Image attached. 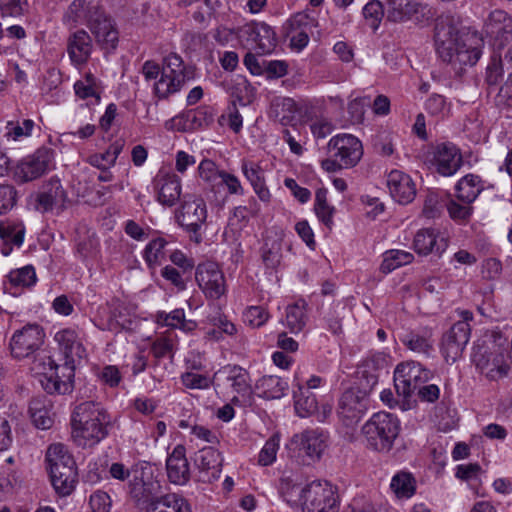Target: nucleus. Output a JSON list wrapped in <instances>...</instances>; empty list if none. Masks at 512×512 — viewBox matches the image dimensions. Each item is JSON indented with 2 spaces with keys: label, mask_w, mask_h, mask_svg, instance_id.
Here are the masks:
<instances>
[{
  "label": "nucleus",
  "mask_w": 512,
  "mask_h": 512,
  "mask_svg": "<svg viewBox=\"0 0 512 512\" xmlns=\"http://www.w3.org/2000/svg\"><path fill=\"white\" fill-rule=\"evenodd\" d=\"M223 170H219L216 163L210 159H203L198 166L199 177L207 184L213 185L221 177Z\"/></svg>",
  "instance_id": "e2e57ef3"
},
{
  "label": "nucleus",
  "mask_w": 512,
  "mask_h": 512,
  "mask_svg": "<svg viewBox=\"0 0 512 512\" xmlns=\"http://www.w3.org/2000/svg\"><path fill=\"white\" fill-rule=\"evenodd\" d=\"M426 111L434 117L445 118L450 114V104L442 95H431L425 104Z\"/></svg>",
  "instance_id": "052dcab7"
},
{
  "label": "nucleus",
  "mask_w": 512,
  "mask_h": 512,
  "mask_svg": "<svg viewBox=\"0 0 512 512\" xmlns=\"http://www.w3.org/2000/svg\"><path fill=\"white\" fill-rule=\"evenodd\" d=\"M268 318L269 314L262 306H250L243 314L244 322L252 328L264 325Z\"/></svg>",
  "instance_id": "0e129e2a"
},
{
  "label": "nucleus",
  "mask_w": 512,
  "mask_h": 512,
  "mask_svg": "<svg viewBox=\"0 0 512 512\" xmlns=\"http://www.w3.org/2000/svg\"><path fill=\"white\" fill-rule=\"evenodd\" d=\"M214 120V113L210 107L201 106L187 112L183 116H176L167 121L165 126L172 129V124L177 126L179 131L198 130L208 127Z\"/></svg>",
  "instance_id": "b1692460"
},
{
  "label": "nucleus",
  "mask_w": 512,
  "mask_h": 512,
  "mask_svg": "<svg viewBox=\"0 0 512 512\" xmlns=\"http://www.w3.org/2000/svg\"><path fill=\"white\" fill-rule=\"evenodd\" d=\"M260 205L254 197H250L245 205H239L233 208L230 223L239 228L247 226L249 220L257 217L260 213Z\"/></svg>",
  "instance_id": "c03bdc74"
},
{
  "label": "nucleus",
  "mask_w": 512,
  "mask_h": 512,
  "mask_svg": "<svg viewBox=\"0 0 512 512\" xmlns=\"http://www.w3.org/2000/svg\"><path fill=\"white\" fill-rule=\"evenodd\" d=\"M414 260V255L408 251L392 249L383 254L381 270L384 273H390L393 270L410 264Z\"/></svg>",
  "instance_id": "de8ad7c7"
},
{
  "label": "nucleus",
  "mask_w": 512,
  "mask_h": 512,
  "mask_svg": "<svg viewBox=\"0 0 512 512\" xmlns=\"http://www.w3.org/2000/svg\"><path fill=\"white\" fill-rule=\"evenodd\" d=\"M459 320L443 335L441 352L446 362L454 363L462 356L471 335L470 322L473 321V313L469 310H457Z\"/></svg>",
  "instance_id": "6e6552de"
},
{
  "label": "nucleus",
  "mask_w": 512,
  "mask_h": 512,
  "mask_svg": "<svg viewBox=\"0 0 512 512\" xmlns=\"http://www.w3.org/2000/svg\"><path fill=\"white\" fill-rule=\"evenodd\" d=\"M25 235V227L22 223L1 222L0 238L6 244L11 243L17 247L23 244Z\"/></svg>",
  "instance_id": "864d4df0"
},
{
  "label": "nucleus",
  "mask_w": 512,
  "mask_h": 512,
  "mask_svg": "<svg viewBox=\"0 0 512 512\" xmlns=\"http://www.w3.org/2000/svg\"><path fill=\"white\" fill-rule=\"evenodd\" d=\"M432 154L431 162L442 176H452L462 166V155L452 143L438 144Z\"/></svg>",
  "instance_id": "412c9836"
},
{
  "label": "nucleus",
  "mask_w": 512,
  "mask_h": 512,
  "mask_svg": "<svg viewBox=\"0 0 512 512\" xmlns=\"http://www.w3.org/2000/svg\"><path fill=\"white\" fill-rule=\"evenodd\" d=\"M428 379L429 371L415 361L400 363L394 371V387L403 398L410 397Z\"/></svg>",
  "instance_id": "4468645a"
},
{
  "label": "nucleus",
  "mask_w": 512,
  "mask_h": 512,
  "mask_svg": "<svg viewBox=\"0 0 512 512\" xmlns=\"http://www.w3.org/2000/svg\"><path fill=\"white\" fill-rule=\"evenodd\" d=\"M369 389L364 387L350 388L346 390L339 399L338 416L346 426H352L360 421L367 411Z\"/></svg>",
  "instance_id": "2eb2a0df"
},
{
  "label": "nucleus",
  "mask_w": 512,
  "mask_h": 512,
  "mask_svg": "<svg viewBox=\"0 0 512 512\" xmlns=\"http://www.w3.org/2000/svg\"><path fill=\"white\" fill-rule=\"evenodd\" d=\"M293 398L295 411L299 417L305 418L317 413V419L324 421L327 415L331 413V407L327 405L323 406V412L320 415L315 394L308 391V389H304V386L301 384H298L297 390L293 393Z\"/></svg>",
  "instance_id": "c756f323"
},
{
  "label": "nucleus",
  "mask_w": 512,
  "mask_h": 512,
  "mask_svg": "<svg viewBox=\"0 0 512 512\" xmlns=\"http://www.w3.org/2000/svg\"><path fill=\"white\" fill-rule=\"evenodd\" d=\"M384 15L385 7L379 0H371L363 7L364 19L373 30L378 29Z\"/></svg>",
  "instance_id": "6e6d98bb"
},
{
  "label": "nucleus",
  "mask_w": 512,
  "mask_h": 512,
  "mask_svg": "<svg viewBox=\"0 0 512 512\" xmlns=\"http://www.w3.org/2000/svg\"><path fill=\"white\" fill-rule=\"evenodd\" d=\"M51 483L60 496L70 495L77 483L76 464H66L49 471Z\"/></svg>",
  "instance_id": "f704fd0d"
},
{
  "label": "nucleus",
  "mask_w": 512,
  "mask_h": 512,
  "mask_svg": "<svg viewBox=\"0 0 512 512\" xmlns=\"http://www.w3.org/2000/svg\"><path fill=\"white\" fill-rule=\"evenodd\" d=\"M280 447L279 434L272 435L264 444L258 455V464L261 466L272 465L276 461Z\"/></svg>",
  "instance_id": "13d9d810"
},
{
  "label": "nucleus",
  "mask_w": 512,
  "mask_h": 512,
  "mask_svg": "<svg viewBox=\"0 0 512 512\" xmlns=\"http://www.w3.org/2000/svg\"><path fill=\"white\" fill-rule=\"evenodd\" d=\"M45 331L36 323H28L13 332L8 348L12 358L22 360L37 352L45 341Z\"/></svg>",
  "instance_id": "9d476101"
},
{
  "label": "nucleus",
  "mask_w": 512,
  "mask_h": 512,
  "mask_svg": "<svg viewBox=\"0 0 512 512\" xmlns=\"http://www.w3.org/2000/svg\"><path fill=\"white\" fill-rule=\"evenodd\" d=\"M68 195L59 178L52 177L42 186L36 196V210L46 213L54 209L64 210Z\"/></svg>",
  "instance_id": "6ab92c4d"
},
{
  "label": "nucleus",
  "mask_w": 512,
  "mask_h": 512,
  "mask_svg": "<svg viewBox=\"0 0 512 512\" xmlns=\"http://www.w3.org/2000/svg\"><path fill=\"white\" fill-rule=\"evenodd\" d=\"M447 248V242L440 236L437 229L423 228L414 236L413 249L419 255H428L431 253L441 254Z\"/></svg>",
  "instance_id": "2f4dec72"
},
{
  "label": "nucleus",
  "mask_w": 512,
  "mask_h": 512,
  "mask_svg": "<svg viewBox=\"0 0 512 512\" xmlns=\"http://www.w3.org/2000/svg\"><path fill=\"white\" fill-rule=\"evenodd\" d=\"M54 163V151L40 147L33 154L21 159L13 169V178L18 183L36 180L46 174Z\"/></svg>",
  "instance_id": "9b49d317"
},
{
  "label": "nucleus",
  "mask_w": 512,
  "mask_h": 512,
  "mask_svg": "<svg viewBox=\"0 0 512 512\" xmlns=\"http://www.w3.org/2000/svg\"><path fill=\"white\" fill-rule=\"evenodd\" d=\"M156 322L162 326L178 328L184 331H191L196 327V323L185 319L183 309H174L170 313L159 311L156 314Z\"/></svg>",
  "instance_id": "37998d69"
},
{
  "label": "nucleus",
  "mask_w": 512,
  "mask_h": 512,
  "mask_svg": "<svg viewBox=\"0 0 512 512\" xmlns=\"http://www.w3.org/2000/svg\"><path fill=\"white\" fill-rule=\"evenodd\" d=\"M361 432L367 448L388 453L399 435L400 422L390 413L378 412L362 426Z\"/></svg>",
  "instance_id": "20e7f679"
},
{
  "label": "nucleus",
  "mask_w": 512,
  "mask_h": 512,
  "mask_svg": "<svg viewBox=\"0 0 512 512\" xmlns=\"http://www.w3.org/2000/svg\"><path fill=\"white\" fill-rule=\"evenodd\" d=\"M484 189L482 179L475 174L462 177L455 186L456 197L463 203H473Z\"/></svg>",
  "instance_id": "58836bf2"
},
{
  "label": "nucleus",
  "mask_w": 512,
  "mask_h": 512,
  "mask_svg": "<svg viewBox=\"0 0 512 512\" xmlns=\"http://www.w3.org/2000/svg\"><path fill=\"white\" fill-rule=\"evenodd\" d=\"M390 488L398 499H408L416 492V480L411 473L400 471L392 477Z\"/></svg>",
  "instance_id": "a19ab883"
},
{
  "label": "nucleus",
  "mask_w": 512,
  "mask_h": 512,
  "mask_svg": "<svg viewBox=\"0 0 512 512\" xmlns=\"http://www.w3.org/2000/svg\"><path fill=\"white\" fill-rule=\"evenodd\" d=\"M308 317L306 302L300 300L286 308V326L291 333H299L306 326Z\"/></svg>",
  "instance_id": "79ce46f5"
},
{
  "label": "nucleus",
  "mask_w": 512,
  "mask_h": 512,
  "mask_svg": "<svg viewBox=\"0 0 512 512\" xmlns=\"http://www.w3.org/2000/svg\"><path fill=\"white\" fill-rule=\"evenodd\" d=\"M297 112V104L292 98H277L272 102L271 113L284 126L291 124L295 120Z\"/></svg>",
  "instance_id": "ea45409f"
},
{
  "label": "nucleus",
  "mask_w": 512,
  "mask_h": 512,
  "mask_svg": "<svg viewBox=\"0 0 512 512\" xmlns=\"http://www.w3.org/2000/svg\"><path fill=\"white\" fill-rule=\"evenodd\" d=\"M447 211L453 220L463 222L470 218L473 208L471 204H459L456 200L450 199L447 203Z\"/></svg>",
  "instance_id": "774afa93"
},
{
  "label": "nucleus",
  "mask_w": 512,
  "mask_h": 512,
  "mask_svg": "<svg viewBox=\"0 0 512 512\" xmlns=\"http://www.w3.org/2000/svg\"><path fill=\"white\" fill-rule=\"evenodd\" d=\"M304 490L299 484L293 483L289 478H282L279 491L283 499L290 505H302L304 501Z\"/></svg>",
  "instance_id": "603ef678"
},
{
  "label": "nucleus",
  "mask_w": 512,
  "mask_h": 512,
  "mask_svg": "<svg viewBox=\"0 0 512 512\" xmlns=\"http://www.w3.org/2000/svg\"><path fill=\"white\" fill-rule=\"evenodd\" d=\"M329 435L320 428H307L293 435L290 444L298 451L300 456L307 457L310 461L320 460L328 447Z\"/></svg>",
  "instance_id": "dca6fc26"
},
{
  "label": "nucleus",
  "mask_w": 512,
  "mask_h": 512,
  "mask_svg": "<svg viewBox=\"0 0 512 512\" xmlns=\"http://www.w3.org/2000/svg\"><path fill=\"white\" fill-rule=\"evenodd\" d=\"M155 186L158 191L157 200L160 204L172 207L179 201L182 186L181 179L176 174L159 172L155 177Z\"/></svg>",
  "instance_id": "bb28decb"
},
{
  "label": "nucleus",
  "mask_w": 512,
  "mask_h": 512,
  "mask_svg": "<svg viewBox=\"0 0 512 512\" xmlns=\"http://www.w3.org/2000/svg\"><path fill=\"white\" fill-rule=\"evenodd\" d=\"M401 342L413 353L430 356L434 351V340L431 329L410 331L402 336Z\"/></svg>",
  "instance_id": "e433bc0d"
},
{
  "label": "nucleus",
  "mask_w": 512,
  "mask_h": 512,
  "mask_svg": "<svg viewBox=\"0 0 512 512\" xmlns=\"http://www.w3.org/2000/svg\"><path fill=\"white\" fill-rule=\"evenodd\" d=\"M166 245L167 241L162 237L155 238L146 245L143 251V258L149 268H155L165 260Z\"/></svg>",
  "instance_id": "49530a36"
},
{
  "label": "nucleus",
  "mask_w": 512,
  "mask_h": 512,
  "mask_svg": "<svg viewBox=\"0 0 512 512\" xmlns=\"http://www.w3.org/2000/svg\"><path fill=\"white\" fill-rule=\"evenodd\" d=\"M103 11L95 0H73L64 12L62 21L70 29L81 24L89 26Z\"/></svg>",
  "instance_id": "a211bd4d"
},
{
  "label": "nucleus",
  "mask_w": 512,
  "mask_h": 512,
  "mask_svg": "<svg viewBox=\"0 0 512 512\" xmlns=\"http://www.w3.org/2000/svg\"><path fill=\"white\" fill-rule=\"evenodd\" d=\"M8 280L14 287L27 288L36 283L37 277L35 269L32 266L27 265L10 271L8 274Z\"/></svg>",
  "instance_id": "5fc2aeb1"
},
{
  "label": "nucleus",
  "mask_w": 512,
  "mask_h": 512,
  "mask_svg": "<svg viewBox=\"0 0 512 512\" xmlns=\"http://www.w3.org/2000/svg\"><path fill=\"white\" fill-rule=\"evenodd\" d=\"M387 187L391 197L400 204H408L416 196L414 181L400 170H392L387 175Z\"/></svg>",
  "instance_id": "393cba45"
},
{
  "label": "nucleus",
  "mask_w": 512,
  "mask_h": 512,
  "mask_svg": "<svg viewBox=\"0 0 512 512\" xmlns=\"http://www.w3.org/2000/svg\"><path fill=\"white\" fill-rule=\"evenodd\" d=\"M252 49L260 54L271 53L277 44L275 32L265 23L247 25L242 29Z\"/></svg>",
  "instance_id": "5701e85b"
},
{
  "label": "nucleus",
  "mask_w": 512,
  "mask_h": 512,
  "mask_svg": "<svg viewBox=\"0 0 512 512\" xmlns=\"http://www.w3.org/2000/svg\"><path fill=\"white\" fill-rule=\"evenodd\" d=\"M88 508L87 512H111L112 499L107 492L96 490L89 496Z\"/></svg>",
  "instance_id": "bf43d9fd"
},
{
  "label": "nucleus",
  "mask_w": 512,
  "mask_h": 512,
  "mask_svg": "<svg viewBox=\"0 0 512 512\" xmlns=\"http://www.w3.org/2000/svg\"><path fill=\"white\" fill-rule=\"evenodd\" d=\"M336 487L326 481H313L305 487L302 508L304 512H339Z\"/></svg>",
  "instance_id": "1a4fd4ad"
},
{
  "label": "nucleus",
  "mask_w": 512,
  "mask_h": 512,
  "mask_svg": "<svg viewBox=\"0 0 512 512\" xmlns=\"http://www.w3.org/2000/svg\"><path fill=\"white\" fill-rule=\"evenodd\" d=\"M167 476L171 483L185 485L190 479V467L186 458V449L178 444L166 460Z\"/></svg>",
  "instance_id": "a878e982"
},
{
  "label": "nucleus",
  "mask_w": 512,
  "mask_h": 512,
  "mask_svg": "<svg viewBox=\"0 0 512 512\" xmlns=\"http://www.w3.org/2000/svg\"><path fill=\"white\" fill-rule=\"evenodd\" d=\"M98 45L107 51L114 50L119 41V33L112 18L103 11L88 26Z\"/></svg>",
  "instance_id": "4be33fe9"
},
{
  "label": "nucleus",
  "mask_w": 512,
  "mask_h": 512,
  "mask_svg": "<svg viewBox=\"0 0 512 512\" xmlns=\"http://www.w3.org/2000/svg\"><path fill=\"white\" fill-rule=\"evenodd\" d=\"M95 85L96 79L91 73H89L85 76L83 80H78L74 84V90L79 98L86 99L89 97H96L97 99H99L96 93Z\"/></svg>",
  "instance_id": "69168bd1"
},
{
  "label": "nucleus",
  "mask_w": 512,
  "mask_h": 512,
  "mask_svg": "<svg viewBox=\"0 0 512 512\" xmlns=\"http://www.w3.org/2000/svg\"><path fill=\"white\" fill-rule=\"evenodd\" d=\"M195 463L200 471L202 482H212L220 477L222 470L221 454L213 447H205L198 451Z\"/></svg>",
  "instance_id": "c85d7f7f"
},
{
  "label": "nucleus",
  "mask_w": 512,
  "mask_h": 512,
  "mask_svg": "<svg viewBox=\"0 0 512 512\" xmlns=\"http://www.w3.org/2000/svg\"><path fill=\"white\" fill-rule=\"evenodd\" d=\"M195 279L209 299L217 300L226 293L225 276L218 264L213 261L200 263L196 268Z\"/></svg>",
  "instance_id": "f3484780"
},
{
  "label": "nucleus",
  "mask_w": 512,
  "mask_h": 512,
  "mask_svg": "<svg viewBox=\"0 0 512 512\" xmlns=\"http://www.w3.org/2000/svg\"><path fill=\"white\" fill-rule=\"evenodd\" d=\"M420 8L418 0H386V19L394 23L406 22L418 14Z\"/></svg>",
  "instance_id": "c9c22d12"
},
{
  "label": "nucleus",
  "mask_w": 512,
  "mask_h": 512,
  "mask_svg": "<svg viewBox=\"0 0 512 512\" xmlns=\"http://www.w3.org/2000/svg\"><path fill=\"white\" fill-rule=\"evenodd\" d=\"M472 362L487 379L496 381L506 377L510 370L502 343H497L494 334L485 335L473 347Z\"/></svg>",
  "instance_id": "7ed1b4c3"
},
{
  "label": "nucleus",
  "mask_w": 512,
  "mask_h": 512,
  "mask_svg": "<svg viewBox=\"0 0 512 512\" xmlns=\"http://www.w3.org/2000/svg\"><path fill=\"white\" fill-rule=\"evenodd\" d=\"M484 28L487 35L499 41V46H504L512 36V18L503 10H494L489 14Z\"/></svg>",
  "instance_id": "7c9ffc66"
},
{
  "label": "nucleus",
  "mask_w": 512,
  "mask_h": 512,
  "mask_svg": "<svg viewBox=\"0 0 512 512\" xmlns=\"http://www.w3.org/2000/svg\"><path fill=\"white\" fill-rule=\"evenodd\" d=\"M241 171L250 183L253 191L260 201L269 203L271 200V193L266 185L265 170L260 162L242 159Z\"/></svg>",
  "instance_id": "cd10ccee"
},
{
  "label": "nucleus",
  "mask_w": 512,
  "mask_h": 512,
  "mask_svg": "<svg viewBox=\"0 0 512 512\" xmlns=\"http://www.w3.org/2000/svg\"><path fill=\"white\" fill-rule=\"evenodd\" d=\"M182 384L189 389H207L213 385V378L193 372H186L181 376Z\"/></svg>",
  "instance_id": "338daca9"
},
{
  "label": "nucleus",
  "mask_w": 512,
  "mask_h": 512,
  "mask_svg": "<svg viewBox=\"0 0 512 512\" xmlns=\"http://www.w3.org/2000/svg\"><path fill=\"white\" fill-rule=\"evenodd\" d=\"M33 370L42 375L40 381L48 393L66 394L71 391L75 375L71 363L58 365L51 356L44 355L35 359Z\"/></svg>",
  "instance_id": "423d86ee"
},
{
  "label": "nucleus",
  "mask_w": 512,
  "mask_h": 512,
  "mask_svg": "<svg viewBox=\"0 0 512 512\" xmlns=\"http://www.w3.org/2000/svg\"><path fill=\"white\" fill-rule=\"evenodd\" d=\"M70 425L73 441L81 447H92L108 436L112 420L100 402L88 400L74 407Z\"/></svg>",
  "instance_id": "f03ea898"
},
{
  "label": "nucleus",
  "mask_w": 512,
  "mask_h": 512,
  "mask_svg": "<svg viewBox=\"0 0 512 512\" xmlns=\"http://www.w3.org/2000/svg\"><path fill=\"white\" fill-rule=\"evenodd\" d=\"M207 219V207L201 197L184 195L183 202L176 213L177 223L191 234L196 243L202 241L200 229Z\"/></svg>",
  "instance_id": "f8f14e48"
},
{
  "label": "nucleus",
  "mask_w": 512,
  "mask_h": 512,
  "mask_svg": "<svg viewBox=\"0 0 512 512\" xmlns=\"http://www.w3.org/2000/svg\"><path fill=\"white\" fill-rule=\"evenodd\" d=\"M146 512H192V507L182 494L167 493L152 499Z\"/></svg>",
  "instance_id": "72a5a7b5"
},
{
  "label": "nucleus",
  "mask_w": 512,
  "mask_h": 512,
  "mask_svg": "<svg viewBox=\"0 0 512 512\" xmlns=\"http://www.w3.org/2000/svg\"><path fill=\"white\" fill-rule=\"evenodd\" d=\"M483 473L481 466L477 463H469L458 465L456 468V477L468 482L474 486L480 482V477Z\"/></svg>",
  "instance_id": "680f3d73"
},
{
  "label": "nucleus",
  "mask_w": 512,
  "mask_h": 512,
  "mask_svg": "<svg viewBox=\"0 0 512 512\" xmlns=\"http://www.w3.org/2000/svg\"><path fill=\"white\" fill-rule=\"evenodd\" d=\"M67 51L73 63H86L92 52L90 35L83 29L73 32L68 38Z\"/></svg>",
  "instance_id": "473e14b6"
},
{
  "label": "nucleus",
  "mask_w": 512,
  "mask_h": 512,
  "mask_svg": "<svg viewBox=\"0 0 512 512\" xmlns=\"http://www.w3.org/2000/svg\"><path fill=\"white\" fill-rule=\"evenodd\" d=\"M288 388V382L276 375H265L255 384L257 395L265 399H280Z\"/></svg>",
  "instance_id": "4c0bfd02"
},
{
  "label": "nucleus",
  "mask_w": 512,
  "mask_h": 512,
  "mask_svg": "<svg viewBox=\"0 0 512 512\" xmlns=\"http://www.w3.org/2000/svg\"><path fill=\"white\" fill-rule=\"evenodd\" d=\"M282 258V242L267 239L262 247V260L267 268L276 269Z\"/></svg>",
  "instance_id": "3c124183"
},
{
  "label": "nucleus",
  "mask_w": 512,
  "mask_h": 512,
  "mask_svg": "<svg viewBox=\"0 0 512 512\" xmlns=\"http://www.w3.org/2000/svg\"><path fill=\"white\" fill-rule=\"evenodd\" d=\"M34 128V121L31 119H25L20 122H8L5 128L4 137L7 140L19 141L24 137L31 135Z\"/></svg>",
  "instance_id": "4d7b16f0"
},
{
  "label": "nucleus",
  "mask_w": 512,
  "mask_h": 512,
  "mask_svg": "<svg viewBox=\"0 0 512 512\" xmlns=\"http://www.w3.org/2000/svg\"><path fill=\"white\" fill-rule=\"evenodd\" d=\"M190 79L182 57L170 53L163 59L160 77L154 82L153 93L162 100L178 93Z\"/></svg>",
  "instance_id": "0eeeda50"
},
{
  "label": "nucleus",
  "mask_w": 512,
  "mask_h": 512,
  "mask_svg": "<svg viewBox=\"0 0 512 512\" xmlns=\"http://www.w3.org/2000/svg\"><path fill=\"white\" fill-rule=\"evenodd\" d=\"M46 461L49 471L60 468L66 464H74V459L67 447L62 443L51 444L46 452Z\"/></svg>",
  "instance_id": "8fccbe9b"
},
{
  "label": "nucleus",
  "mask_w": 512,
  "mask_h": 512,
  "mask_svg": "<svg viewBox=\"0 0 512 512\" xmlns=\"http://www.w3.org/2000/svg\"><path fill=\"white\" fill-rule=\"evenodd\" d=\"M213 385L221 393L231 394L233 402L238 401V395L245 396L250 392L249 375L237 365H227L215 372Z\"/></svg>",
  "instance_id": "ddd939ff"
},
{
  "label": "nucleus",
  "mask_w": 512,
  "mask_h": 512,
  "mask_svg": "<svg viewBox=\"0 0 512 512\" xmlns=\"http://www.w3.org/2000/svg\"><path fill=\"white\" fill-rule=\"evenodd\" d=\"M459 32L452 20L441 18L435 26V47L439 57L448 63L474 65L481 57L480 43L476 34L458 36Z\"/></svg>",
  "instance_id": "f257e3e1"
},
{
  "label": "nucleus",
  "mask_w": 512,
  "mask_h": 512,
  "mask_svg": "<svg viewBox=\"0 0 512 512\" xmlns=\"http://www.w3.org/2000/svg\"><path fill=\"white\" fill-rule=\"evenodd\" d=\"M53 339L63 354L65 363H71L75 367L77 361L87 357V350L76 329L63 328L54 334Z\"/></svg>",
  "instance_id": "aec40b11"
},
{
  "label": "nucleus",
  "mask_w": 512,
  "mask_h": 512,
  "mask_svg": "<svg viewBox=\"0 0 512 512\" xmlns=\"http://www.w3.org/2000/svg\"><path fill=\"white\" fill-rule=\"evenodd\" d=\"M30 418L35 427L49 429L53 425L50 409L41 399H33L29 405Z\"/></svg>",
  "instance_id": "a18cd8bd"
},
{
  "label": "nucleus",
  "mask_w": 512,
  "mask_h": 512,
  "mask_svg": "<svg viewBox=\"0 0 512 512\" xmlns=\"http://www.w3.org/2000/svg\"><path fill=\"white\" fill-rule=\"evenodd\" d=\"M314 211L318 219L328 228H331L334 224L333 216L335 213V207L330 205L327 201V190L318 189L315 194Z\"/></svg>",
  "instance_id": "09e8293b"
},
{
  "label": "nucleus",
  "mask_w": 512,
  "mask_h": 512,
  "mask_svg": "<svg viewBox=\"0 0 512 512\" xmlns=\"http://www.w3.org/2000/svg\"><path fill=\"white\" fill-rule=\"evenodd\" d=\"M328 158L321 161L326 172H337L341 169L354 167L362 158L361 141L352 134H337L327 144Z\"/></svg>",
  "instance_id": "39448f33"
}]
</instances>
